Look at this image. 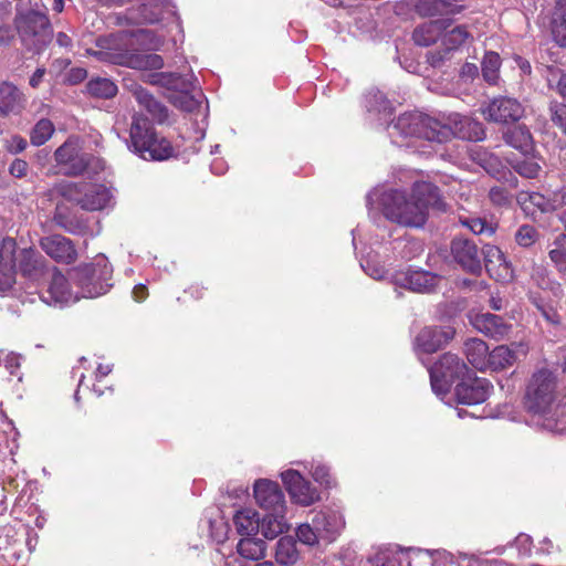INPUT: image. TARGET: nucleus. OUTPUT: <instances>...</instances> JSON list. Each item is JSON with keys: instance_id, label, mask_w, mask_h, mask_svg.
Masks as SVG:
<instances>
[{"instance_id": "obj_37", "label": "nucleus", "mask_w": 566, "mask_h": 566, "mask_svg": "<svg viewBox=\"0 0 566 566\" xmlns=\"http://www.w3.org/2000/svg\"><path fill=\"white\" fill-rule=\"evenodd\" d=\"M91 168L96 170L103 168V164L98 158H94L88 154H81L72 158L63 166L64 172L70 176H77L88 171Z\"/></svg>"}, {"instance_id": "obj_19", "label": "nucleus", "mask_w": 566, "mask_h": 566, "mask_svg": "<svg viewBox=\"0 0 566 566\" xmlns=\"http://www.w3.org/2000/svg\"><path fill=\"white\" fill-rule=\"evenodd\" d=\"M454 336L451 327L428 326L422 328L415 339L417 352L431 354L448 344Z\"/></svg>"}, {"instance_id": "obj_27", "label": "nucleus", "mask_w": 566, "mask_h": 566, "mask_svg": "<svg viewBox=\"0 0 566 566\" xmlns=\"http://www.w3.org/2000/svg\"><path fill=\"white\" fill-rule=\"evenodd\" d=\"M166 11H170L166 0H149L138 9H129L127 19L134 23H155Z\"/></svg>"}, {"instance_id": "obj_14", "label": "nucleus", "mask_w": 566, "mask_h": 566, "mask_svg": "<svg viewBox=\"0 0 566 566\" xmlns=\"http://www.w3.org/2000/svg\"><path fill=\"white\" fill-rule=\"evenodd\" d=\"M443 21H446V24H450V27L442 30L441 45L443 46V53L438 51L428 54V61L432 66L439 65L448 53L459 50L472 38L467 27L453 25L449 19H443Z\"/></svg>"}, {"instance_id": "obj_52", "label": "nucleus", "mask_w": 566, "mask_h": 566, "mask_svg": "<svg viewBox=\"0 0 566 566\" xmlns=\"http://www.w3.org/2000/svg\"><path fill=\"white\" fill-rule=\"evenodd\" d=\"M408 552L421 554L424 553L430 556L432 566H449L454 564V557L447 551H422L420 548H409Z\"/></svg>"}, {"instance_id": "obj_61", "label": "nucleus", "mask_w": 566, "mask_h": 566, "mask_svg": "<svg viewBox=\"0 0 566 566\" xmlns=\"http://www.w3.org/2000/svg\"><path fill=\"white\" fill-rule=\"evenodd\" d=\"M515 545L520 549L521 554L527 555L531 553L532 538L526 534H520L515 538Z\"/></svg>"}, {"instance_id": "obj_46", "label": "nucleus", "mask_w": 566, "mask_h": 566, "mask_svg": "<svg viewBox=\"0 0 566 566\" xmlns=\"http://www.w3.org/2000/svg\"><path fill=\"white\" fill-rule=\"evenodd\" d=\"M549 258L558 271L566 275V234H559L553 242Z\"/></svg>"}, {"instance_id": "obj_54", "label": "nucleus", "mask_w": 566, "mask_h": 566, "mask_svg": "<svg viewBox=\"0 0 566 566\" xmlns=\"http://www.w3.org/2000/svg\"><path fill=\"white\" fill-rule=\"evenodd\" d=\"M417 9L420 14L430 17L450 13L449 9L442 3V0H420Z\"/></svg>"}, {"instance_id": "obj_7", "label": "nucleus", "mask_w": 566, "mask_h": 566, "mask_svg": "<svg viewBox=\"0 0 566 566\" xmlns=\"http://www.w3.org/2000/svg\"><path fill=\"white\" fill-rule=\"evenodd\" d=\"M112 274L113 269L104 255L96 256L93 264L74 270L73 280L80 298H94L106 294L112 287Z\"/></svg>"}, {"instance_id": "obj_39", "label": "nucleus", "mask_w": 566, "mask_h": 566, "mask_svg": "<svg viewBox=\"0 0 566 566\" xmlns=\"http://www.w3.org/2000/svg\"><path fill=\"white\" fill-rule=\"evenodd\" d=\"M275 559L281 566H290L297 562L298 551L295 541L290 536L281 537L276 544Z\"/></svg>"}, {"instance_id": "obj_3", "label": "nucleus", "mask_w": 566, "mask_h": 566, "mask_svg": "<svg viewBox=\"0 0 566 566\" xmlns=\"http://www.w3.org/2000/svg\"><path fill=\"white\" fill-rule=\"evenodd\" d=\"M14 27L22 45L32 52H41L52 40V25L44 6L17 7Z\"/></svg>"}, {"instance_id": "obj_16", "label": "nucleus", "mask_w": 566, "mask_h": 566, "mask_svg": "<svg viewBox=\"0 0 566 566\" xmlns=\"http://www.w3.org/2000/svg\"><path fill=\"white\" fill-rule=\"evenodd\" d=\"M451 254L454 261L467 272L479 274L482 261L476 244L463 238H457L451 243Z\"/></svg>"}, {"instance_id": "obj_2", "label": "nucleus", "mask_w": 566, "mask_h": 566, "mask_svg": "<svg viewBox=\"0 0 566 566\" xmlns=\"http://www.w3.org/2000/svg\"><path fill=\"white\" fill-rule=\"evenodd\" d=\"M557 381L554 373L538 368L530 378L525 392V407L533 416V421L549 431L557 430V423L551 416L556 398Z\"/></svg>"}, {"instance_id": "obj_25", "label": "nucleus", "mask_w": 566, "mask_h": 566, "mask_svg": "<svg viewBox=\"0 0 566 566\" xmlns=\"http://www.w3.org/2000/svg\"><path fill=\"white\" fill-rule=\"evenodd\" d=\"M160 76L166 80L165 84L168 85V87L180 91V94L174 97V104L177 107L186 112H193L200 106L201 102L188 93L189 88L192 86L191 82L172 73H161Z\"/></svg>"}, {"instance_id": "obj_26", "label": "nucleus", "mask_w": 566, "mask_h": 566, "mask_svg": "<svg viewBox=\"0 0 566 566\" xmlns=\"http://www.w3.org/2000/svg\"><path fill=\"white\" fill-rule=\"evenodd\" d=\"M18 261L22 275L33 282L41 280L48 270L45 258L33 249L22 250Z\"/></svg>"}, {"instance_id": "obj_47", "label": "nucleus", "mask_w": 566, "mask_h": 566, "mask_svg": "<svg viewBox=\"0 0 566 566\" xmlns=\"http://www.w3.org/2000/svg\"><path fill=\"white\" fill-rule=\"evenodd\" d=\"M373 566H402V555L390 548L378 549L370 557Z\"/></svg>"}, {"instance_id": "obj_38", "label": "nucleus", "mask_w": 566, "mask_h": 566, "mask_svg": "<svg viewBox=\"0 0 566 566\" xmlns=\"http://www.w3.org/2000/svg\"><path fill=\"white\" fill-rule=\"evenodd\" d=\"M505 142L521 150L523 154H530L533 150V138L525 126H516L504 135Z\"/></svg>"}, {"instance_id": "obj_21", "label": "nucleus", "mask_w": 566, "mask_h": 566, "mask_svg": "<svg viewBox=\"0 0 566 566\" xmlns=\"http://www.w3.org/2000/svg\"><path fill=\"white\" fill-rule=\"evenodd\" d=\"M469 321L478 332L496 340L505 338L511 331V325L491 313H470Z\"/></svg>"}, {"instance_id": "obj_24", "label": "nucleus", "mask_w": 566, "mask_h": 566, "mask_svg": "<svg viewBox=\"0 0 566 566\" xmlns=\"http://www.w3.org/2000/svg\"><path fill=\"white\" fill-rule=\"evenodd\" d=\"M14 252L15 241L4 239L0 249V294L9 292L15 283Z\"/></svg>"}, {"instance_id": "obj_42", "label": "nucleus", "mask_w": 566, "mask_h": 566, "mask_svg": "<svg viewBox=\"0 0 566 566\" xmlns=\"http://www.w3.org/2000/svg\"><path fill=\"white\" fill-rule=\"evenodd\" d=\"M87 91L96 97L112 98L117 94V85L108 78L97 77L87 83Z\"/></svg>"}, {"instance_id": "obj_55", "label": "nucleus", "mask_w": 566, "mask_h": 566, "mask_svg": "<svg viewBox=\"0 0 566 566\" xmlns=\"http://www.w3.org/2000/svg\"><path fill=\"white\" fill-rule=\"evenodd\" d=\"M296 536L301 543L308 546H314L318 544V539L321 538V535L318 534V532H316L313 523L301 524L297 527Z\"/></svg>"}, {"instance_id": "obj_60", "label": "nucleus", "mask_w": 566, "mask_h": 566, "mask_svg": "<svg viewBox=\"0 0 566 566\" xmlns=\"http://www.w3.org/2000/svg\"><path fill=\"white\" fill-rule=\"evenodd\" d=\"M28 164L22 159H15L10 165V174L14 177L21 178L27 175Z\"/></svg>"}, {"instance_id": "obj_15", "label": "nucleus", "mask_w": 566, "mask_h": 566, "mask_svg": "<svg viewBox=\"0 0 566 566\" xmlns=\"http://www.w3.org/2000/svg\"><path fill=\"white\" fill-rule=\"evenodd\" d=\"M440 277L423 270L400 271L392 275L395 285L408 289L416 293H430L438 285Z\"/></svg>"}, {"instance_id": "obj_32", "label": "nucleus", "mask_w": 566, "mask_h": 566, "mask_svg": "<svg viewBox=\"0 0 566 566\" xmlns=\"http://www.w3.org/2000/svg\"><path fill=\"white\" fill-rule=\"evenodd\" d=\"M237 532L242 536H253L260 530V516L253 509H242L233 516Z\"/></svg>"}, {"instance_id": "obj_17", "label": "nucleus", "mask_w": 566, "mask_h": 566, "mask_svg": "<svg viewBox=\"0 0 566 566\" xmlns=\"http://www.w3.org/2000/svg\"><path fill=\"white\" fill-rule=\"evenodd\" d=\"M448 120V124L442 123L443 127L450 130V135L444 142L450 140L452 137L467 140H482L485 137L483 125L469 116L452 114Z\"/></svg>"}, {"instance_id": "obj_22", "label": "nucleus", "mask_w": 566, "mask_h": 566, "mask_svg": "<svg viewBox=\"0 0 566 566\" xmlns=\"http://www.w3.org/2000/svg\"><path fill=\"white\" fill-rule=\"evenodd\" d=\"M485 269L491 277L496 281H510L513 277L511 264L507 262L500 248L485 244L482 248Z\"/></svg>"}, {"instance_id": "obj_64", "label": "nucleus", "mask_w": 566, "mask_h": 566, "mask_svg": "<svg viewBox=\"0 0 566 566\" xmlns=\"http://www.w3.org/2000/svg\"><path fill=\"white\" fill-rule=\"evenodd\" d=\"M25 147H27L25 139H23L22 137H19V136H13L10 139L9 145H8V149L11 153H15V154L24 150Z\"/></svg>"}, {"instance_id": "obj_34", "label": "nucleus", "mask_w": 566, "mask_h": 566, "mask_svg": "<svg viewBox=\"0 0 566 566\" xmlns=\"http://www.w3.org/2000/svg\"><path fill=\"white\" fill-rule=\"evenodd\" d=\"M24 98L22 93L10 83L0 85V113L9 114L19 111L23 105Z\"/></svg>"}, {"instance_id": "obj_9", "label": "nucleus", "mask_w": 566, "mask_h": 566, "mask_svg": "<svg viewBox=\"0 0 566 566\" xmlns=\"http://www.w3.org/2000/svg\"><path fill=\"white\" fill-rule=\"evenodd\" d=\"M471 370L454 354H444L430 369V381L433 392L443 399L449 392L450 386L455 381H462Z\"/></svg>"}, {"instance_id": "obj_5", "label": "nucleus", "mask_w": 566, "mask_h": 566, "mask_svg": "<svg viewBox=\"0 0 566 566\" xmlns=\"http://www.w3.org/2000/svg\"><path fill=\"white\" fill-rule=\"evenodd\" d=\"M128 147L145 160L161 161L174 156L170 142L159 137L150 122L137 114L130 125Z\"/></svg>"}, {"instance_id": "obj_18", "label": "nucleus", "mask_w": 566, "mask_h": 566, "mask_svg": "<svg viewBox=\"0 0 566 566\" xmlns=\"http://www.w3.org/2000/svg\"><path fill=\"white\" fill-rule=\"evenodd\" d=\"M254 499L265 511H282L285 507L284 494L276 482L259 479L253 485Z\"/></svg>"}, {"instance_id": "obj_51", "label": "nucleus", "mask_w": 566, "mask_h": 566, "mask_svg": "<svg viewBox=\"0 0 566 566\" xmlns=\"http://www.w3.org/2000/svg\"><path fill=\"white\" fill-rule=\"evenodd\" d=\"M520 201H522L523 205H525L528 201L530 205L537 208L542 212L554 211V202L552 200V196L549 198H546L545 196L538 192H532L521 195Z\"/></svg>"}, {"instance_id": "obj_12", "label": "nucleus", "mask_w": 566, "mask_h": 566, "mask_svg": "<svg viewBox=\"0 0 566 566\" xmlns=\"http://www.w3.org/2000/svg\"><path fill=\"white\" fill-rule=\"evenodd\" d=\"M41 300L49 305L63 307L77 302L80 294L77 290L74 291L70 286L67 279L55 269L48 287L41 293Z\"/></svg>"}, {"instance_id": "obj_13", "label": "nucleus", "mask_w": 566, "mask_h": 566, "mask_svg": "<svg viewBox=\"0 0 566 566\" xmlns=\"http://www.w3.org/2000/svg\"><path fill=\"white\" fill-rule=\"evenodd\" d=\"M491 382L485 378H479L474 373H470L455 387V396L459 403L479 405L484 402L492 390Z\"/></svg>"}, {"instance_id": "obj_56", "label": "nucleus", "mask_w": 566, "mask_h": 566, "mask_svg": "<svg viewBox=\"0 0 566 566\" xmlns=\"http://www.w3.org/2000/svg\"><path fill=\"white\" fill-rule=\"evenodd\" d=\"M311 471H312L313 479L317 483L326 485V486L331 485L332 478L329 474V469L325 464H323L318 461L312 462Z\"/></svg>"}, {"instance_id": "obj_45", "label": "nucleus", "mask_w": 566, "mask_h": 566, "mask_svg": "<svg viewBox=\"0 0 566 566\" xmlns=\"http://www.w3.org/2000/svg\"><path fill=\"white\" fill-rule=\"evenodd\" d=\"M366 108L368 112L384 114L385 117L391 114V107L385 95L378 90H371L366 95Z\"/></svg>"}, {"instance_id": "obj_23", "label": "nucleus", "mask_w": 566, "mask_h": 566, "mask_svg": "<svg viewBox=\"0 0 566 566\" xmlns=\"http://www.w3.org/2000/svg\"><path fill=\"white\" fill-rule=\"evenodd\" d=\"M313 525L321 538L334 541L345 527V520L339 511L325 509L314 515Z\"/></svg>"}, {"instance_id": "obj_31", "label": "nucleus", "mask_w": 566, "mask_h": 566, "mask_svg": "<svg viewBox=\"0 0 566 566\" xmlns=\"http://www.w3.org/2000/svg\"><path fill=\"white\" fill-rule=\"evenodd\" d=\"M289 524L285 518V507L282 511H269L268 514L260 520V530L265 538L273 539L287 531Z\"/></svg>"}, {"instance_id": "obj_63", "label": "nucleus", "mask_w": 566, "mask_h": 566, "mask_svg": "<svg viewBox=\"0 0 566 566\" xmlns=\"http://www.w3.org/2000/svg\"><path fill=\"white\" fill-rule=\"evenodd\" d=\"M4 366L11 375H14L20 366V357L13 353L8 354L4 358Z\"/></svg>"}, {"instance_id": "obj_57", "label": "nucleus", "mask_w": 566, "mask_h": 566, "mask_svg": "<svg viewBox=\"0 0 566 566\" xmlns=\"http://www.w3.org/2000/svg\"><path fill=\"white\" fill-rule=\"evenodd\" d=\"M516 171L526 178H534L537 176L541 167L537 163L525 159L516 164L515 166Z\"/></svg>"}, {"instance_id": "obj_44", "label": "nucleus", "mask_w": 566, "mask_h": 566, "mask_svg": "<svg viewBox=\"0 0 566 566\" xmlns=\"http://www.w3.org/2000/svg\"><path fill=\"white\" fill-rule=\"evenodd\" d=\"M552 33L559 45H566V7L556 4L552 19Z\"/></svg>"}, {"instance_id": "obj_49", "label": "nucleus", "mask_w": 566, "mask_h": 566, "mask_svg": "<svg viewBox=\"0 0 566 566\" xmlns=\"http://www.w3.org/2000/svg\"><path fill=\"white\" fill-rule=\"evenodd\" d=\"M460 223L468 228L474 234H489L492 235L495 231L491 223H488L484 219L475 217H460Z\"/></svg>"}, {"instance_id": "obj_58", "label": "nucleus", "mask_w": 566, "mask_h": 566, "mask_svg": "<svg viewBox=\"0 0 566 566\" xmlns=\"http://www.w3.org/2000/svg\"><path fill=\"white\" fill-rule=\"evenodd\" d=\"M361 266L366 274L375 280H381L385 277L386 270L382 265L378 263L366 261V264H361Z\"/></svg>"}, {"instance_id": "obj_35", "label": "nucleus", "mask_w": 566, "mask_h": 566, "mask_svg": "<svg viewBox=\"0 0 566 566\" xmlns=\"http://www.w3.org/2000/svg\"><path fill=\"white\" fill-rule=\"evenodd\" d=\"M239 555L245 559L259 560L265 556V542L252 536H245L237 545Z\"/></svg>"}, {"instance_id": "obj_28", "label": "nucleus", "mask_w": 566, "mask_h": 566, "mask_svg": "<svg viewBox=\"0 0 566 566\" xmlns=\"http://www.w3.org/2000/svg\"><path fill=\"white\" fill-rule=\"evenodd\" d=\"M517 352L525 354L523 345L513 344L512 347L506 345L496 346L489 352L488 368L492 370H502L509 368L517 360Z\"/></svg>"}, {"instance_id": "obj_30", "label": "nucleus", "mask_w": 566, "mask_h": 566, "mask_svg": "<svg viewBox=\"0 0 566 566\" xmlns=\"http://www.w3.org/2000/svg\"><path fill=\"white\" fill-rule=\"evenodd\" d=\"M449 27L450 24H446L443 20L429 21L415 29L412 39L418 45L429 46L434 43L437 39L441 40L442 30Z\"/></svg>"}, {"instance_id": "obj_4", "label": "nucleus", "mask_w": 566, "mask_h": 566, "mask_svg": "<svg viewBox=\"0 0 566 566\" xmlns=\"http://www.w3.org/2000/svg\"><path fill=\"white\" fill-rule=\"evenodd\" d=\"M389 135L395 144L402 146V139L417 138L428 142L444 143L450 130L442 123L422 113L413 112L400 115L389 127Z\"/></svg>"}, {"instance_id": "obj_6", "label": "nucleus", "mask_w": 566, "mask_h": 566, "mask_svg": "<svg viewBox=\"0 0 566 566\" xmlns=\"http://www.w3.org/2000/svg\"><path fill=\"white\" fill-rule=\"evenodd\" d=\"M53 191L85 211H101L111 207L113 192L103 184L88 181H62Z\"/></svg>"}, {"instance_id": "obj_11", "label": "nucleus", "mask_w": 566, "mask_h": 566, "mask_svg": "<svg viewBox=\"0 0 566 566\" xmlns=\"http://www.w3.org/2000/svg\"><path fill=\"white\" fill-rule=\"evenodd\" d=\"M482 114L490 122L507 124L521 119L524 114V107L515 98L500 96L483 106Z\"/></svg>"}, {"instance_id": "obj_36", "label": "nucleus", "mask_w": 566, "mask_h": 566, "mask_svg": "<svg viewBox=\"0 0 566 566\" xmlns=\"http://www.w3.org/2000/svg\"><path fill=\"white\" fill-rule=\"evenodd\" d=\"M556 77H558L556 82V88L566 101V74L560 72L552 73V77L548 78L551 86H553ZM552 120L566 134V106L563 105L552 108Z\"/></svg>"}, {"instance_id": "obj_33", "label": "nucleus", "mask_w": 566, "mask_h": 566, "mask_svg": "<svg viewBox=\"0 0 566 566\" xmlns=\"http://www.w3.org/2000/svg\"><path fill=\"white\" fill-rule=\"evenodd\" d=\"M489 352L486 343L479 338L468 339L464 344V354L468 360L479 370L488 368Z\"/></svg>"}, {"instance_id": "obj_41", "label": "nucleus", "mask_w": 566, "mask_h": 566, "mask_svg": "<svg viewBox=\"0 0 566 566\" xmlns=\"http://www.w3.org/2000/svg\"><path fill=\"white\" fill-rule=\"evenodd\" d=\"M126 66L143 71L160 70L164 66V60L158 54H144L137 51L133 52Z\"/></svg>"}, {"instance_id": "obj_10", "label": "nucleus", "mask_w": 566, "mask_h": 566, "mask_svg": "<svg viewBox=\"0 0 566 566\" xmlns=\"http://www.w3.org/2000/svg\"><path fill=\"white\" fill-rule=\"evenodd\" d=\"M282 482L291 499L303 506H310L319 500L318 491L294 469L281 473Z\"/></svg>"}, {"instance_id": "obj_43", "label": "nucleus", "mask_w": 566, "mask_h": 566, "mask_svg": "<svg viewBox=\"0 0 566 566\" xmlns=\"http://www.w3.org/2000/svg\"><path fill=\"white\" fill-rule=\"evenodd\" d=\"M500 66V55L493 51L486 52L482 61V75L489 84L497 83Z\"/></svg>"}, {"instance_id": "obj_50", "label": "nucleus", "mask_w": 566, "mask_h": 566, "mask_svg": "<svg viewBox=\"0 0 566 566\" xmlns=\"http://www.w3.org/2000/svg\"><path fill=\"white\" fill-rule=\"evenodd\" d=\"M81 154H84L81 151V149L77 146V143L74 140H66L63 145H61L55 150V160L60 166H64L66 163H69L72 158L75 156H78Z\"/></svg>"}, {"instance_id": "obj_40", "label": "nucleus", "mask_w": 566, "mask_h": 566, "mask_svg": "<svg viewBox=\"0 0 566 566\" xmlns=\"http://www.w3.org/2000/svg\"><path fill=\"white\" fill-rule=\"evenodd\" d=\"M130 34L134 36V51L144 50H159L164 44V39L156 35L153 31L146 29L132 30Z\"/></svg>"}, {"instance_id": "obj_62", "label": "nucleus", "mask_w": 566, "mask_h": 566, "mask_svg": "<svg viewBox=\"0 0 566 566\" xmlns=\"http://www.w3.org/2000/svg\"><path fill=\"white\" fill-rule=\"evenodd\" d=\"M554 211L566 206V187H563L552 193Z\"/></svg>"}, {"instance_id": "obj_48", "label": "nucleus", "mask_w": 566, "mask_h": 566, "mask_svg": "<svg viewBox=\"0 0 566 566\" xmlns=\"http://www.w3.org/2000/svg\"><path fill=\"white\" fill-rule=\"evenodd\" d=\"M54 133V126L49 119H40L31 132V143L34 146L45 144Z\"/></svg>"}, {"instance_id": "obj_29", "label": "nucleus", "mask_w": 566, "mask_h": 566, "mask_svg": "<svg viewBox=\"0 0 566 566\" xmlns=\"http://www.w3.org/2000/svg\"><path fill=\"white\" fill-rule=\"evenodd\" d=\"M133 95L138 105L151 116L153 120L161 124L168 118L167 107L145 88L140 86L135 87Z\"/></svg>"}, {"instance_id": "obj_1", "label": "nucleus", "mask_w": 566, "mask_h": 566, "mask_svg": "<svg viewBox=\"0 0 566 566\" xmlns=\"http://www.w3.org/2000/svg\"><path fill=\"white\" fill-rule=\"evenodd\" d=\"M374 203H378L388 220L410 228L426 223L429 208H446L438 187L428 181L415 182L410 192L376 188L367 195V205Z\"/></svg>"}, {"instance_id": "obj_20", "label": "nucleus", "mask_w": 566, "mask_h": 566, "mask_svg": "<svg viewBox=\"0 0 566 566\" xmlns=\"http://www.w3.org/2000/svg\"><path fill=\"white\" fill-rule=\"evenodd\" d=\"M41 249L54 261L64 264L73 263L77 258L73 242L61 234H52L40 240Z\"/></svg>"}, {"instance_id": "obj_53", "label": "nucleus", "mask_w": 566, "mask_h": 566, "mask_svg": "<svg viewBox=\"0 0 566 566\" xmlns=\"http://www.w3.org/2000/svg\"><path fill=\"white\" fill-rule=\"evenodd\" d=\"M538 237L537 230L531 224H522L515 232V241L523 248L533 245Z\"/></svg>"}, {"instance_id": "obj_59", "label": "nucleus", "mask_w": 566, "mask_h": 566, "mask_svg": "<svg viewBox=\"0 0 566 566\" xmlns=\"http://www.w3.org/2000/svg\"><path fill=\"white\" fill-rule=\"evenodd\" d=\"M489 197L491 201L497 206L506 205L510 200L509 192L502 187H493L490 189Z\"/></svg>"}, {"instance_id": "obj_8", "label": "nucleus", "mask_w": 566, "mask_h": 566, "mask_svg": "<svg viewBox=\"0 0 566 566\" xmlns=\"http://www.w3.org/2000/svg\"><path fill=\"white\" fill-rule=\"evenodd\" d=\"M134 36L125 30L99 36L96 40L97 50L90 49L87 53L99 61L126 66L134 51Z\"/></svg>"}]
</instances>
